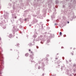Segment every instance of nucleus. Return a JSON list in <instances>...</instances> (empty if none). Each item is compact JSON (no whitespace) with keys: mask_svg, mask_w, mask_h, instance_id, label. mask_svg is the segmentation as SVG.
<instances>
[{"mask_svg":"<svg viewBox=\"0 0 76 76\" xmlns=\"http://www.w3.org/2000/svg\"><path fill=\"white\" fill-rule=\"evenodd\" d=\"M31 53H32V51H31Z\"/></svg>","mask_w":76,"mask_h":76,"instance_id":"obj_7","label":"nucleus"},{"mask_svg":"<svg viewBox=\"0 0 76 76\" xmlns=\"http://www.w3.org/2000/svg\"><path fill=\"white\" fill-rule=\"evenodd\" d=\"M12 34H10L9 36V38H12Z\"/></svg>","mask_w":76,"mask_h":76,"instance_id":"obj_1","label":"nucleus"},{"mask_svg":"<svg viewBox=\"0 0 76 76\" xmlns=\"http://www.w3.org/2000/svg\"><path fill=\"white\" fill-rule=\"evenodd\" d=\"M71 54L72 55V56H73V52H72L71 53Z\"/></svg>","mask_w":76,"mask_h":76,"instance_id":"obj_3","label":"nucleus"},{"mask_svg":"<svg viewBox=\"0 0 76 76\" xmlns=\"http://www.w3.org/2000/svg\"><path fill=\"white\" fill-rule=\"evenodd\" d=\"M24 20H25V21H26V19H25Z\"/></svg>","mask_w":76,"mask_h":76,"instance_id":"obj_4","label":"nucleus"},{"mask_svg":"<svg viewBox=\"0 0 76 76\" xmlns=\"http://www.w3.org/2000/svg\"><path fill=\"white\" fill-rule=\"evenodd\" d=\"M62 35V33L61 32H60V35L61 36V35Z\"/></svg>","mask_w":76,"mask_h":76,"instance_id":"obj_2","label":"nucleus"},{"mask_svg":"<svg viewBox=\"0 0 76 76\" xmlns=\"http://www.w3.org/2000/svg\"><path fill=\"white\" fill-rule=\"evenodd\" d=\"M1 39H0V41Z\"/></svg>","mask_w":76,"mask_h":76,"instance_id":"obj_9","label":"nucleus"},{"mask_svg":"<svg viewBox=\"0 0 76 76\" xmlns=\"http://www.w3.org/2000/svg\"><path fill=\"white\" fill-rule=\"evenodd\" d=\"M69 23V22L68 21V22H67V23Z\"/></svg>","mask_w":76,"mask_h":76,"instance_id":"obj_5","label":"nucleus"},{"mask_svg":"<svg viewBox=\"0 0 76 76\" xmlns=\"http://www.w3.org/2000/svg\"><path fill=\"white\" fill-rule=\"evenodd\" d=\"M29 51H31V50H30V49H29Z\"/></svg>","mask_w":76,"mask_h":76,"instance_id":"obj_6","label":"nucleus"},{"mask_svg":"<svg viewBox=\"0 0 76 76\" xmlns=\"http://www.w3.org/2000/svg\"><path fill=\"white\" fill-rule=\"evenodd\" d=\"M16 17H15V18L16 19Z\"/></svg>","mask_w":76,"mask_h":76,"instance_id":"obj_8","label":"nucleus"}]
</instances>
